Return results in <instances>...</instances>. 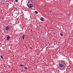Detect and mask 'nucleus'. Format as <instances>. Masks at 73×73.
<instances>
[{"mask_svg": "<svg viewBox=\"0 0 73 73\" xmlns=\"http://www.w3.org/2000/svg\"><path fill=\"white\" fill-rule=\"evenodd\" d=\"M24 37H25V35H23V40H24Z\"/></svg>", "mask_w": 73, "mask_h": 73, "instance_id": "39448f33", "label": "nucleus"}, {"mask_svg": "<svg viewBox=\"0 0 73 73\" xmlns=\"http://www.w3.org/2000/svg\"><path fill=\"white\" fill-rule=\"evenodd\" d=\"M9 29V27H7L6 28V30H8Z\"/></svg>", "mask_w": 73, "mask_h": 73, "instance_id": "f03ea898", "label": "nucleus"}, {"mask_svg": "<svg viewBox=\"0 0 73 73\" xmlns=\"http://www.w3.org/2000/svg\"><path fill=\"white\" fill-rule=\"evenodd\" d=\"M15 1H16V2H17V1H18V0H15Z\"/></svg>", "mask_w": 73, "mask_h": 73, "instance_id": "f8f14e48", "label": "nucleus"}, {"mask_svg": "<svg viewBox=\"0 0 73 73\" xmlns=\"http://www.w3.org/2000/svg\"><path fill=\"white\" fill-rule=\"evenodd\" d=\"M9 37H9V36H8L7 37V40H9Z\"/></svg>", "mask_w": 73, "mask_h": 73, "instance_id": "7ed1b4c3", "label": "nucleus"}, {"mask_svg": "<svg viewBox=\"0 0 73 73\" xmlns=\"http://www.w3.org/2000/svg\"><path fill=\"white\" fill-rule=\"evenodd\" d=\"M40 20L42 21H44V18H40Z\"/></svg>", "mask_w": 73, "mask_h": 73, "instance_id": "423d86ee", "label": "nucleus"}, {"mask_svg": "<svg viewBox=\"0 0 73 73\" xmlns=\"http://www.w3.org/2000/svg\"><path fill=\"white\" fill-rule=\"evenodd\" d=\"M64 65L62 64H60L59 65V66L60 67H62Z\"/></svg>", "mask_w": 73, "mask_h": 73, "instance_id": "20e7f679", "label": "nucleus"}, {"mask_svg": "<svg viewBox=\"0 0 73 73\" xmlns=\"http://www.w3.org/2000/svg\"><path fill=\"white\" fill-rule=\"evenodd\" d=\"M24 68L25 69H27V67H24Z\"/></svg>", "mask_w": 73, "mask_h": 73, "instance_id": "1a4fd4ad", "label": "nucleus"}, {"mask_svg": "<svg viewBox=\"0 0 73 73\" xmlns=\"http://www.w3.org/2000/svg\"><path fill=\"white\" fill-rule=\"evenodd\" d=\"M21 66H24V65H20Z\"/></svg>", "mask_w": 73, "mask_h": 73, "instance_id": "9d476101", "label": "nucleus"}, {"mask_svg": "<svg viewBox=\"0 0 73 73\" xmlns=\"http://www.w3.org/2000/svg\"><path fill=\"white\" fill-rule=\"evenodd\" d=\"M60 35L62 36H63V35H62V34H60Z\"/></svg>", "mask_w": 73, "mask_h": 73, "instance_id": "9b49d317", "label": "nucleus"}, {"mask_svg": "<svg viewBox=\"0 0 73 73\" xmlns=\"http://www.w3.org/2000/svg\"><path fill=\"white\" fill-rule=\"evenodd\" d=\"M1 58H2V59H3V56L2 55L1 56Z\"/></svg>", "mask_w": 73, "mask_h": 73, "instance_id": "6e6552de", "label": "nucleus"}, {"mask_svg": "<svg viewBox=\"0 0 73 73\" xmlns=\"http://www.w3.org/2000/svg\"><path fill=\"white\" fill-rule=\"evenodd\" d=\"M28 7H29V8H32V7H33V5L32 4H30L28 5Z\"/></svg>", "mask_w": 73, "mask_h": 73, "instance_id": "f257e3e1", "label": "nucleus"}, {"mask_svg": "<svg viewBox=\"0 0 73 73\" xmlns=\"http://www.w3.org/2000/svg\"><path fill=\"white\" fill-rule=\"evenodd\" d=\"M35 12L36 14H37L38 13V12L37 11H35Z\"/></svg>", "mask_w": 73, "mask_h": 73, "instance_id": "0eeeda50", "label": "nucleus"}, {"mask_svg": "<svg viewBox=\"0 0 73 73\" xmlns=\"http://www.w3.org/2000/svg\"><path fill=\"white\" fill-rule=\"evenodd\" d=\"M50 13H52V11H50Z\"/></svg>", "mask_w": 73, "mask_h": 73, "instance_id": "ddd939ff", "label": "nucleus"}]
</instances>
